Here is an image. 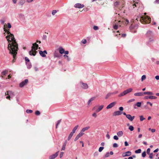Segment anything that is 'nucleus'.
<instances>
[{
  "mask_svg": "<svg viewBox=\"0 0 159 159\" xmlns=\"http://www.w3.org/2000/svg\"><path fill=\"white\" fill-rule=\"evenodd\" d=\"M96 98V97H92L90 99L88 102V105H89L90 104L91 102L93 100H94Z\"/></svg>",
  "mask_w": 159,
  "mask_h": 159,
  "instance_id": "4be33fe9",
  "label": "nucleus"
},
{
  "mask_svg": "<svg viewBox=\"0 0 159 159\" xmlns=\"http://www.w3.org/2000/svg\"><path fill=\"white\" fill-rule=\"evenodd\" d=\"M103 107V105L100 106L96 111V112H99L102 109Z\"/></svg>",
  "mask_w": 159,
  "mask_h": 159,
  "instance_id": "5701e85b",
  "label": "nucleus"
},
{
  "mask_svg": "<svg viewBox=\"0 0 159 159\" xmlns=\"http://www.w3.org/2000/svg\"><path fill=\"white\" fill-rule=\"evenodd\" d=\"M38 45L36 43H33L31 47V49L29 52V54L30 56H34L36 54L37 52L36 51L38 48Z\"/></svg>",
  "mask_w": 159,
  "mask_h": 159,
  "instance_id": "7ed1b4c3",
  "label": "nucleus"
},
{
  "mask_svg": "<svg viewBox=\"0 0 159 159\" xmlns=\"http://www.w3.org/2000/svg\"><path fill=\"white\" fill-rule=\"evenodd\" d=\"M74 7H75L76 8H81L84 7V6L83 4H81L80 3H77L75 4V5Z\"/></svg>",
  "mask_w": 159,
  "mask_h": 159,
  "instance_id": "6e6552de",
  "label": "nucleus"
},
{
  "mask_svg": "<svg viewBox=\"0 0 159 159\" xmlns=\"http://www.w3.org/2000/svg\"><path fill=\"white\" fill-rule=\"evenodd\" d=\"M129 129L131 131H132L134 129V127L132 125H130L129 127Z\"/></svg>",
  "mask_w": 159,
  "mask_h": 159,
  "instance_id": "c9c22d12",
  "label": "nucleus"
},
{
  "mask_svg": "<svg viewBox=\"0 0 159 159\" xmlns=\"http://www.w3.org/2000/svg\"><path fill=\"white\" fill-rule=\"evenodd\" d=\"M116 102H113L109 104L107 107V109H109L114 107L116 104Z\"/></svg>",
  "mask_w": 159,
  "mask_h": 159,
  "instance_id": "ddd939ff",
  "label": "nucleus"
},
{
  "mask_svg": "<svg viewBox=\"0 0 159 159\" xmlns=\"http://www.w3.org/2000/svg\"><path fill=\"white\" fill-rule=\"evenodd\" d=\"M143 94L145 95H153V93L151 92H145L143 93Z\"/></svg>",
  "mask_w": 159,
  "mask_h": 159,
  "instance_id": "c85d7f7f",
  "label": "nucleus"
},
{
  "mask_svg": "<svg viewBox=\"0 0 159 159\" xmlns=\"http://www.w3.org/2000/svg\"><path fill=\"white\" fill-rule=\"evenodd\" d=\"M33 112V111L32 110H29V109H27L26 110V112L27 113H32Z\"/></svg>",
  "mask_w": 159,
  "mask_h": 159,
  "instance_id": "58836bf2",
  "label": "nucleus"
},
{
  "mask_svg": "<svg viewBox=\"0 0 159 159\" xmlns=\"http://www.w3.org/2000/svg\"><path fill=\"white\" fill-rule=\"evenodd\" d=\"M134 100H135V99H130L129 100L128 102V103L130 102L134 101Z\"/></svg>",
  "mask_w": 159,
  "mask_h": 159,
  "instance_id": "052dcab7",
  "label": "nucleus"
},
{
  "mask_svg": "<svg viewBox=\"0 0 159 159\" xmlns=\"http://www.w3.org/2000/svg\"><path fill=\"white\" fill-rule=\"evenodd\" d=\"M93 29L94 30H96L98 29V26H94L93 27Z\"/></svg>",
  "mask_w": 159,
  "mask_h": 159,
  "instance_id": "8fccbe9b",
  "label": "nucleus"
},
{
  "mask_svg": "<svg viewBox=\"0 0 159 159\" xmlns=\"http://www.w3.org/2000/svg\"><path fill=\"white\" fill-rule=\"evenodd\" d=\"M125 20L126 21L125 24H126V25L128 24L129 23V20L128 19H125Z\"/></svg>",
  "mask_w": 159,
  "mask_h": 159,
  "instance_id": "0e129e2a",
  "label": "nucleus"
},
{
  "mask_svg": "<svg viewBox=\"0 0 159 159\" xmlns=\"http://www.w3.org/2000/svg\"><path fill=\"white\" fill-rule=\"evenodd\" d=\"M131 155V152L129 151H128L126 152L125 153H123L122 154V156L123 157H126L127 156H130Z\"/></svg>",
  "mask_w": 159,
  "mask_h": 159,
  "instance_id": "9d476101",
  "label": "nucleus"
},
{
  "mask_svg": "<svg viewBox=\"0 0 159 159\" xmlns=\"http://www.w3.org/2000/svg\"><path fill=\"white\" fill-rule=\"evenodd\" d=\"M149 157L150 159H152L153 158V154L152 153H150V154H149Z\"/></svg>",
  "mask_w": 159,
  "mask_h": 159,
  "instance_id": "603ef678",
  "label": "nucleus"
},
{
  "mask_svg": "<svg viewBox=\"0 0 159 159\" xmlns=\"http://www.w3.org/2000/svg\"><path fill=\"white\" fill-rule=\"evenodd\" d=\"M0 22L2 24L4 25L5 24V20L4 19H2L0 20Z\"/></svg>",
  "mask_w": 159,
  "mask_h": 159,
  "instance_id": "de8ad7c7",
  "label": "nucleus"
},
{
  "mask_svg": "<svg viewBox=\"0 0 159 159\" xmlns=\"http://www.w3.org/2000/svg\"><path fill=\"white\" fill-rule=\"evenodd\" d=\"M148 98L152 99H155L157 98V97L153 96H149Z\"/></svg>",
  "mask_w": 159,
  "mask_h": 159,
  "instance_id": "72a5a7b5",
  "label": "nucleus"
},
{
  "mask_svg": "<svg viewBox=\"0 0 159 159\" xmlns=\"http://www.w3.org/2000/svg\"><path fill=\"white\" fill-rule=\"evenodd\" d=\"M64 152H61L60 155V158H61L63 156Z\"/></svg>",
  "mask_w": 159,
  "mask_h": 159,
  "instance_id": "4d7b16f0",
  "label": "nucleus"
},
{
  "mask_svg": "<svg viewBox=\"0 0 159 159\" xmlns=\"http://www.w3.org/2000/svg\"><path fill=\"white\" fill-rule=\"evenodd\" d=\"M28 80L27 79H25L24 81H22L19 84L20 87L22 88L24 87V85H26L28 82Z\"/></svg>",
  "mask_w": 159,
  "mask_h": 159,
  "instance_id": "423d86ee",
  "label": "nucleus"
},
{
  "mask_svg": "<svg viewBox=\"0 0 159 159\" xmlns=\"http://www.w3.org/2000/svg\"><path fill=\"white\" fill-rule=\"evenodd\" d=\"M92 116L94 117H96L97 116V115L96 113H93V114Z\"/></svg>",
  "mask_w": 159,
  "mask_h": 159,
  "instance_id": "338daca9",
  "label": "nucleus"
},
{
  "mask_svg": "<svg viewBox=\"0 0 159 159\" xmlns=\"http://www.w3.org/2000/svg\"><path fill=\"white\" fill-rule=\"evenodd\" d=\"M63 57L66 59L68 61H69L70 60V58L69 56L66 55H64Z\"/></svg>",
  "mask_w": 159,
  "mask_h": 159,
  "instance_id": "a878e982",
  "label": "nucleus"
},
{
  "mask_svg": "<svg viewBox=\"0 0 159 159\" xmlns=\"http://www.w3.org/2000/svg\"><path fill=\"white\" fill-rule=\"evenodd\" d=\"M57 11L56 10H54L52 11V14L54 16L55 15V14L57 13Z\"/></svg>",
  "mask_w": 159,
  "mask_h": 159,
  "instance_id": "864d4df0",
  "label": "nucleus"
},
{
  "mask_svg": "<svg viewBox=\"0 0 159 159\" xmlns=\"http://www.w3.org/2000/svg\"><path fill=\"white\" fill-rule=\"evenodd\" d=\"M146 36L149 38L148 43H151L153 41V32L150 30H148L146 34Z\"/></svg>",
  "mask_w": 159,
  "mask_h": 159,
  "instance_id": "20e7f679",
  "label": "nucleus"
},
{
  "mask_svg": "<svg viewBox=\"0 0 159 159\" xmlns=\"http://www.w3.org/2000/svg\"><path fill=\"white\" fill-rule=\"evenodd\" d=\"M98 155V151L95 152L93 154V156L94 157H97Z\"/></svg>",
  "mask_w": 159,
  "mask_h": 159,
  "instance_id": "c03bdc74",
  "label": "nucleus"
},
{
  "mask_svg": "<svg viewBox=\"0 0 159 159\" xmlns=\"http://www.w3.org/2000/svg\"><path fill=\"white\" fill-rule=\"evenodd\" d=\"M39 53L40 55L43 57H46V55L43 53V52L42 51H39Z\"/></svg>",
  "mask_w": 159,
  "mask_h": 159,
  "instance_id": "393cba45",
  "label": "nucleus"
},
{
  "mask_svg": "<svg viewBox=\"0 0 159 159\" xmlns=\"http://www.w3.org/2000/svg\"><path fill=\"white\" fill-rule=\"evenodd\" d=\"M113 139L115 140H117L118 139V137L117 136L115 135L114 136Z\"/></svg>",
  "mask_w": 159,
  "mask_h": 159,
  "instance_id": "5fc2aeb1",
  "label": "nucleus"
},
{
  "mask_svg": "<svg viewBox=\"0 0 159 159\" xmlns=\"http://www.w3.org/2000/svg\"><path fill=\"white\" fill-rule=\"evenodd\" d=\"M141 150L140 149H139L135 151V152L136 153H139L141 152Z\"/></svg>",
  "mask_w": 159,
  "mask_h": 159,
  "instance_id": "4c0bfd02",
  "label": "nucleus"
},
{
  "mask_svg": "<svg viewBox=\"0 0 159 159\" xmlns=\"http://www.w3.org/2000/svg\"><path fill=\"white\" fill-rule=\"evenodd\" d=\"M134 117L135 116H132L130 114H127V115H126V118L130 121H133Z\"/></svg>",
  "mask_w": 159,
  "mask_h": 159,
  "instance_id": "4468645a",
  "label": "nucleus"
},
{
  "mask_svg": "<svg viewBox=\"0 0 159 159\" xmlns=\"http://www.w3.org/2000/svg\"><path fill=\"white\" fill-rule=\"evenodd\" d=\"M59 52L61 54H62L64 52L65 50L61 47H60L58 48Z\"/></svg>",
  "mask_w": 159,
  "mask_h": 159,
  "instance_id": "2eb2a0df",
  "label": "nucleus"
},
{
  "mask_svg": "<svg viewBox=\"0 0 159 159\" xmlns=\"http://www.w3.org/2000/svg\"><path fill=\"white\" fill-rule=\"evenodd\" d=\"M118 146V145L116 143H115L113 144V147L114 148H117Z\"/></svg>",
  "mask_w": 159,
  "mask_h": 159,
  "instance_id": "09e8293b",
  "label": "nucleus"
},
{
  "mask_svg": "<svg viewBox=\"0 0 159 159\" xmlns=\"http://www.w3.org/2000/svg\"><path fill=\"white\" fill-rule=\"evenodd\" d=\"M5 95H8V96L6 97V98L9 100H10V96L13 97L15 95L14 93L11 91H7V93H5Z\"/></svg>",
  "mask_w": 159,
  "mask_h": 159,
  "instance_id": "39448f33",
  "label": "nucleus"
},
{
  "mask_svg": "<svg viewBox=\"0 0 159 159\" xmlns=\"http://www.w3.org/2000/svg\"><path fill=\"white\" fill-rule=\"evenodd\" d=\"M132 88H129L125 90L124 92L126 95L127 94L131 92L132 91Z\"/></svg>",
  "mask_w": 159,
  "mask_h": 159,
  "instance_id": "f3484780",
  "label": "nucleus"
},
{
  "mask_svg": "<svg viewBox=\"0 0 159 159\" xmlns=\"http://www.w3.org/2000/svg\"><path fill=\"white\" fill-rule=\"evenodd\" d=\"M18 15L19 18L20 20H22L24 19L25 16L22 13H20Z\"/></svg>",
  "mask_w": 159,
  "mask_h": 159,
  "instance_id": "a211bd4d",
  "label": "nucleus"
},
{
  "mask_svg": "<svg viewBox=\"0 0 159 159\" xmlns=\"http://www.w3.org/2000/svg\"><path fill=\"white\" fill-rule=\"evenodd\" d=\"M84 134V133L82 132H80L79 133V134H78L75 137L74 139V141H77Z\"/></svg>",
  "mask_w": 159,
  "mask_h": 159,
  "instance_id": "f8f14e48",
  "label": "nucleus"
},
{
  "mask_svg": "<svg viewBox=\"0 0 159 159\" xmlns=\"http://www.w3.org/2000/svg\"><path fill=\"white\" fill-rule=\"evenodd\" d=\"M117 134L118 136L120 137L122 136L123 135V132L122 131H120L117 133Z\"/></svg>",
  "mask_w": 159,
  "mask_h": 159,
  "instance_id": "bb28decb",
  "label": "nucleus"
},
{
  "mask_svg": "<svg viewBox=\"0 0 159 159\" xmlns=\"http://www.w3.org/2000/svg\"><path fill=\"white\" fill-rule=\"evenodd\" d=\"M104 147H100L98 149V151L99 152H101L102 150L103 149Z\"/></svg>",
  "mask_w": 159,
  "mask_h": 159,
  "instance_id": "37998d69",
  "label": "nucleus"
},
{
  "mask_svg": "<svg viewBox=\"0 0 159 159\" xmlns=\"http://www.w3.org/2000/svg\"><path fill=\"white\" fill-rule=\"evenodd\" d=\"M140 120L141 121H143V120H144L145 119V118L143 117V116H140Z\"/></svg>",
  "mask_w": 159,
  "mask_h": 159,
  "instance_id": "49530a36",
  "label": "nucleus"
},
{
  "mask_svg": "<svg viewBox=\"0 0 159 159\" xmlns=\"http://www.w3.org/2000/svg\"><path fill=\"white\" fill-rule=\"evenodd\" d=\"M112 94V93H108L107 95L106 96V97H105V98L106 99H107L108 98L110 97L111 95Z\"/></svg>",
  "mask_w": 159,
  "mask_h": 159,
  "instance_id": "ea45409f",
  "label": "nucleus"
},
{
  "mask_svg": "<svg viewBox=\"0 0 159 159\" xmlns=\"http://www.w3.org/2000/svg\"><path fill=\"white\" fill-rule=\"evenodd\" d=\"M136 20L138 21L139 20L141 23L144 24H149L151 21V18L147 16H138Z\"/></svg>",
  "mask_w": 159,
  "mask_h": 159,
  "instance_id": "f03ea898",
  "label": "nucleus"
},
{
  "mask_svg": "<svg viewBox=\"0 0 159 159\" xmlns=\"http://www.w3.org/2000/svg\"><path fill=\"white\" fill-rule=\"evenodd\" d=\"M25 0H20L19 3V4L20 5L22 6L25 3Z\"/></svg>",
  "mask_w": 159,
  "mask_h": 159,
  "instance_id": "c756f323",
  "label": "nucleus"
},
{
  "mask_svg": "<svg viewBox=\"0 0 159 159\" xmlns=\"http://www.w3.org/2000/svg\"><path fill=\"white\" fill-rule=\"evenodd\" d=\"M7 26L9 28H11V25L10 23H7Z\"/></svg>",
  "mask_w": 159,
  "mask_h": 159,
  "instance_id": "69168bd1",
  "label": "nucleus"
},
{
  "mask_svg": "<svg viewBox=\"0 0 159 159\" xmlns=\"http://www.w3.org/2000/svg\"><path fill=\"white\" fill-rule=\"evenodd\" d=\"M74 134V133L72 132L70 133L68 138V140H70V139H71V137H72Z\"/></svg>",
  "mask_w": 159,
  "mask_h": 159,
  "instance_id": "b1692460",
  "label": "nucleus"
},
{
  "mask_svg": "<svg viewBox=\"0 0 159 159\" xmlns=\"http://www.w3.org/2000/svg\"><path fill=\"white\" fill-rule=\"evenodd\" d=\"M143 93L139 92L135 93L134 95L136 96H142L143 95Z\"/></svg>",
  "mask_w": 159,
  "mask_h": 159,
  "instance_id": "dca6fc26",
  "label": "nucleus"
},
{
  "mask_svg": "<svg viewBox=\"0 0 159 159\" xmlns=\"http://www.w3.org/2000/svg\"><path fill=\"white\" fill-rule=\"evenodd\" d=\"M80 84L81 87L83 89H86L88 88V86L87 84L80 82Z\"/></svg>",
  "mask_w": 159,
  "mask_h": 159,
  "instance_id": "0eeeda50",
  "label": "nucleus"
},
{
  "mask_svg": "<svg viewBox=\"0 0 159 159\" xmlns=\"http://www.w3.org/2000/svg\"><path fill=\"white\" fill-rule=\"evenodd\" d=\"M78 127H79V125H76L73 129L72 132H73V133H75V132L76 130L78 129Z\"/></svg>",
  "mask_w": 159,
  "mask_h": 159,
  "instance_id": "cd10ccee",
  "label": "nucleus"
},
{
  "mask_svg": "<svg viewBox=\"0 0 159 159\" xmlns=\"http://www.w3.org/2000/svg\"><path fill=\"white\" fill-rule=\"evenodd\" d=\"M4 31L5 32L4 33V35L6 36L5 38L8 43V48L10 51V53L13 55V57L15 59L18 49L17 44L14 35L9 32V30L4 28Z\"/></svg>",
  "mask_w": 159,
  "mask_h": 159,
  "instance_id": "f257e3e1",
  "label": "nucleus"
},
{
  "mask_svg": "<svg viewBox=\"0 0 159 159\" xmlns=\"http://www.w3.org/2000/svg\"><path fill=\"white\" fill-rule=\"evenodd\" d=\"M35 114L37 115H39L40 114V112L38 111H36L35 112Z\"/></svg>",
  "mask_w": 159,
  "mask_h": 159,
  "instance_id": "6e6d98bb",
  "label": "nucleus"
},
{
  "mask_svg": "<svg viewBox=\"0 0 159 159\" xmlns=\"http://www.w3.org/2000/svg\"><path fill=\"white\" fill-rule=\"evenodd\" d=\"M134 28V26L132 25H131L129 27V29L130 30H132Z\"/></svg>",
  "mask_w": 159,
  "mask_h": 159,
  "instance_id": "e2e57ef3",
  "label": "nucleus"
},
{
  "mask_svg": "<svg viewBox=\"0 0 159 159\" xmlns=\"http://www.w3.org/2000/svg\"><path fill=\"white\" fill-rule=\"evenodd\" d=\"M61 119L60 120L57 121L56 125V128H57L58 125L61 123Z\"/></svg>",
  "mask_w": 159,
  "mask_h": 159,
  "instance_id": "f704fd0d",
  "label": "nucleus"
},
{
  "mask_svg": "<svg viewBox=\"0 0 159 159\" xmlns=\"http://www.w3.org/2000/svg\"><path fill=\"white\" fill-rule=\"evenodd\" d=\"M119 3V2H116L114 3V6L115 7L117 6Z\"/></svg>",
  "mask_w": 159,
  "mask_h": 159,
  "instance_id": "3c124183",
  "label": "nucleus"
},
{
  "mask_svg": "<svg viewBox=\"0 0 159 159\" xmlns=\"http://www.w3.org/2000/svg\"><path fill=\"white\" fill-rule=\"evenodd\" d=\"M59 151L57 152L55 154L51 155L49 157V159H54L56 157H57L58 155V153L59 152Z\"/></svg>",
  "mask_w": 159,
  "mask_h": 159,
  "instance_id": "1a4fd4ad",
  "label": "nucleus"
},
{
  "mask_svg": "<svg viewBox=\"0 0 159 159\" xmlns=\"http://www.w3.org/2000/svg\"><path fill=\"white\" fill-rule=\"evenodd\" d=\"M89 128H90L89 126H87V127H84L82 129L80 132L83 133V132L85 131L86 130H88V129H89Z\"/></svg>",
  "mask_w": 159,
  "mask_h": 159,
  "instance_id": "412c9836",
  "label": "nucleus"
},
{
  "mask_svg": "<svg viewBox=\"0 0 159 159\" xmlns=\"http://www.w3.org/2000/svg\"><path fill=\"white\" fill-rule=\"evenodd\" d=\"M150 149L149 148H148L147 150V152L148 154H150Z\"/></svg>",
  "mask_w": 159,
  "mask_h": 159,
  "instance_id": "bf43d9fd",
  "label": "nucleus"
},
{
  "mask_svg": "<svg viewBox=\"0 0 159 159\" xmlns=\"http://www.w3.org/2000/svg\"><path fill=\"white\" fill-rule=\"evenodd\" d=\"M81 42L83 44H85L86 43L87 41L86 39H84Z\"/></svg>",
  "mask_w": 159,
  "mask_h": 159,
  "instance_id": "13d9d810",
  "label": "nucleus"
},
{
  "mask_svg": "<svg viewBox=\"0 0 159 159\" xmlns=\"http://www.w3.org/2000/svg\"><path fill=\"white\" fill-rule=\"evenodd\" d=\"M67 141L66 140L63 144V145L62 146V147L61 148V150H64L65 149L67 143Z\"/></svg>",
  "mask_w": 159,
  "mask_h": 159,
  "instance_id": "6ab92c4d",
  "label": "nucleus"
},
{
  "mask_svg": "<svg viewBox=\"0 0 159 159\" xmlns=\"http://www.w3.org/2000/svg\"><path fill=\"white\" fill-rule=\"evenodd\" d=\"M135 106H136L138 107H140L141 106V103L140 102H137L135 104Z\"/></svg>",
  "mask_w": 159,
  "mask_h": 159,
  "instance_id": "473e14b6",
  "label": "nucleus"
},
{
  "mask_svg": "<svg viewBox=\"0 0 159 159\" xmlns=\"http://www.w3.org/2000/svg\"><path fill=\"white\" fill-rule=\"evenodd\" d=\"M26 64L28 68L30 69L31 68L32 65L29 62L28 63H26Z\"/></svg>",
  "mask_w": 159,
  "mask_h": 159,
  "instance_id": "7c9ffc66",
  "label": "nucleus"
},
{
  "mask_svg": "<svg viewBox=\"0 0 159 159\" xmlns=\"http://www.w3.org/2000/svg\"><path fill=\"white\" fill-rule=\"evenodd\" d=\"M125 95L124 92H123L121 93L120 95H119V97H121L124 96V95Z\"/></svg>",
  "mask_w": 159,
  "mask_h": 159,
  "instance_id": "a19ab883",
  "label": "nucleus"
},
{
  "mask_svg": "<svg viewBox=\"0 0 159 159\" xmlns=\"http://www.w3.org/2000/svg\"><path fill=\"white\" fill-rule=\"evenodd\" d=\"M118 25L117 24H115L113 26V28L115 30H117L118 29Z\"/></svg>",
  "mask_w": 159,
  "mask_h": 159,
  "instance_id": "e433bc0d",
  "label": "nucleus"
},
{
  "mask_svg": "<svg viewBox=\"0 0 159 159\" xmlns=\"http://www.w3.org/2000/svg\"><path fill=\"white\" fill-rule=\"evenodd\" d=\"M146 78V76L145 75H143L141 77V80L142 81L145 80Z\"/></svg>",
  "mask_w": 159,
  "mask_h": 159,
  "instance_id": "79ce46f5",
  "label": "nucleus"
},
{
  "mask_svg": "<svg viewBox=\"0 0 159 159\" xmlns=\"http://www.w3.org/2000/svg\"><path fill=\"white\" fill-rule=\"evenodd\" d=\"M7 73L8 71L7 70H4L2 72V75H5L7 74Z\"/></svg>",
  "mask_w": 159,
  "mask_h": 159,
  "instance_id": "2f4dec72",
  "label": "nucleus"
},
{
  "mask_svg": "<svg viewBox=\"0 0 159 159\" xmlns=\"http://www.w3.org/2000/svg\"><path fill=\"white\" fill-rule=\"evenodd\" d=\"M142 157H145L146 156V153L145 151L143 152L142 154Z\"/></svg>",
  "mask_w": 159,
  "mask_h": 159,
  "instance_id": "a18cd8bd",
  "label": "nucleus"
},
{
  "mask_svg": "<svg viewBox=\"0 0 159 159\" xmlns=\"http://www.w3.org/2000/svg\"><path fill=\"white\" fill-rule=\"evenodd\" d=\"M124 109V108H123V107H120L119 108V110H120V111H123Z\"/></svg>",
  "mask_w": 159,
  "mask_h": 159,
  "instance_id": "774afa93",
  "label": "nucleus"
},
{
  "mask_svg": "<svg viewBox=\"0 0 159 159\" xmlns=\"http://www.w3.org/2000/svg\"><path fill=\"white\" fill-rule=\"evenodd\" d=\"M124 143H125V146H127L129 145V144H128V143L126 141H125V142Z\"/></svg>",
  "mask_w": 159,
  "mask_h": 159,
  "instance_id": "680f3d73",
  "label": "nucleus"
},
{
  "mask_svg": "<svg viewBox=\"0 0 159 159\" xmlns=\"http://www.w3.org/2000/svg\"><path fill=\"white\" fill-rule=\"evenodd\" d=\"M122 113V112L120 111H115L113 114V116H116L120 115Z\"/></svg>",
  "mask_w": 159,
  "mask_h": 159,
  "instance_id": "9b49d317",
  "label": "nucleus"
},
{
  "mask_svg": "<svg viewBox=\"0 0 159 159\" xmlns=\"http://www.w3.org/2000/svg\"><path fill=\"white\" fill-rule=\"evenodd\" d=\"M61 55L57 52L55 51L54 53V57H60Z\"/></svg>",
  "mask_w": 159,
  "mask_h": 159,
  "instance_id": "aec40b11",
  "label": "nucleus"
}]
</instances>
